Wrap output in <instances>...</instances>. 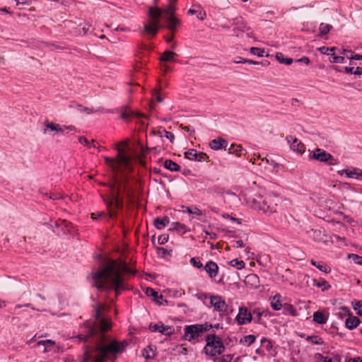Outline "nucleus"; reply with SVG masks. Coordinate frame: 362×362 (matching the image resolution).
Instances as JSON below:
<instances>
[{"instance_id": "f257e3e1", "label": "nucleus", "mask_w": 362, "mask_h": 362, "mask_svg": "<svg viewBox=\"0 0 362 362\" xmlns=\"http://www.w3.org/2000/svg\"><path fill=\"white\" fill-rule=\"evenodd\" d=\"M174 4L169 2L165 8H150L148 9L150 19L144 25L141 34L149 39L154 37L160 28H167L171 33H176L181 27L182 21L175 16Z\"/></svg>"}, {"instance_id": "f03ea898", "label": "nucleus", "mask_w": 362, "mask_h": 362, "mask_svg": "<svg viewBox=\"0 0 362 362\" xmlns=\"http://www.w3.org/2000/svg\"><path fill=\"white\" fill-rule=\"evenodd\" d=\"M134 274L126 262L122 263L120 267H117L116 262L105 265L103 269L93 273L92 279L95 286L98 290L114 289L116 296L120 294L121 291L129 289L124 282L122 273Z\"/></svg>"}, {"instance_id": "7ed1b4c3", "label": "nucleus", "mask_w": 362, "mask_h": 362, "mask_svg": "<svg viewBox=\"0 0 362 362\" xmlns=\"http://www.w3.org/2000/svg\"><path fill=\"white\" fill-rule=\"evenodd\" d=\"M99 339H97L94 346H86L84 351V359L86 361L93 360L95 362H104L110 358L111 356L121 354L117 341H112L108 345L103 346L98 344Z\"/></svg>"}, {"instance_id": "20e7f679", "label": "nucleus", "mask_w": 362, "mask_h": 362, "mask_svg": "<svg viewBox=\"0 0 362 362\" xmlns=\"http://www.w3.org/2000/svg\"><path fill=\"white\" fill-rule=\"evenodd\" d=\"M279 201L278 196L268 194L266 197L258 196L249 201L250 206L256 210L262 211L264 213H275Z\"/></svg>"}, {"instance_id": "39448f33", "label": "nucleus", "mask_w": 362, "mask_h": 362, "mask_svg": "<svg viewBox=\"0 0 362 362\" xmlns=\"http://www.w3.org/2000/svg\"><path fill=\"white\" fill-rule=\"evenodd\" d=\"M206 345L203 351L207 356H216L220 355L225 350V346L221 338L215 334H207L205 338Z\"/></svg>"}, {"instance_id": "423d86ee", "label": "nucleus", "mask_w": 362, "mask_h": 362, "mask_svg": "<svg viewBox=\"0 0 362 362\" xmlns=\"http://www.w3.org/2000/svg\"><path fill=\"white\" fill-rule=\"evenodd\" d=\"M211 328L212 325L209 322L187 325L184 329L183 339L189 341H194L198 342L202 334L210 330Z\"/></svg>"}, {"instance_id": "0eeeda50", "label": "nucleus", "mask_w": 362, "mask_h": 362, "mask_svg": "<svg viewBox=\"0 0 362 362\" xmlns=\"http://www.w3.org/2000/svg\"><path fill=\"white\" fill-rule=\"evenodd\" d=\"M104 307L98 303L94 305L93 317L97 322V326L99 327L102 333L100 334L99 340H103L105 338L104 332L108 331L111 328V322L101 317V312Z\"/></svg>"}, {"instance_id": "6e6552de", "label": "nucleus", "mask_w": 362, "mask_h": 362, "mask_svg": "<svg viewBox=\"0 0 362 362\" xmlns=\"http://www.w3.org/2000/svg\"><path fill=\"white\" fill-rule=\"evenodd\" d=\"M309 159L315 160L321 163H326L330 165H334L337 164V160L332 154L320 148H316L310 153Z\"/></svg>"}, {"instance_id": "1a4fd4ad", "label": "nucleus", "mask_w": 362, "mask_h": 362, "mask_svg": "<svg viewBox=\"0 0 362 362\" xmlns=\"http://www.w3.org/2000/svg\"><path fill=\"white\" fill-rule=\"evenodd\" d=\"M235 320L239 325L251 322L252 320V311H250L245 306L240 307Z\"/></svg>"}, {"instance_id": "9d476101", "label": "nucleus", "mask_w": 362, "mask_h": 362, "mask_svg": "<svg viewBox=\"0 0 362 362\" xmlns=\"http://www.w3.org/2000/svg\"><path fill=\"white\" fill-rule=\"evenodd\" d=\"M148 329L152 332H159L166 336H171L175 332L172 326L164 325L162 322L159 324L151 322L148 325Z\"/></svg>"}, {"instance_id": "9b49d317", "label": "nucleus", "mask_w": 362, "mask_h": 362, "mask_svg": "<svg viewBox=\"0 0 362 362\" xmlns=\"http://www.w3.org/2000/svg\"><path fill=\"white\" fill-rule=\"evenodd\" d=\"M286 140L290 144V147L293 151H296L300 155H302L305 152V145L297 138L289 135L286 137Z\"/></svg>"}, {"instance_id": "f8f14e48", "label": "nucleus", "mask_w": 362, "mask_h": 362, "mask_svg": "<svg viewBox=\"0 0 362 362\" xmlns=\"http://www.w3.org/2000/svg\"><path fill=\"white\" fill-rule=\"evenodd\" d=\"M210 303L216 311L223 312L227 311V305L225 300H222L220 296H210Z\"/></svg>"}, {"instance_id": "ddd939ff", "label": "nucleus", "mask_w": 362, "mask_h": 362, "mask_svg": "<svg viewBox=\"0 0 362 362\" xmlns=\"http://www.w3.org/2000/svg\"><path fill=\"white\" fill-rule=\"evenodd\" d=\"M99 331L96 328V325H93L88 327L87 334H79L76 336V338H78L80 341L86 342L90 338L97 337Z\"/></svg>"}, {"instance_id": "4468645a", "label": "nucleus", "mask_w": 362, "mask_h": 362, "mask_svg": "<svg viewBox=\"0 0 362 362\" xmlns=\"http://www.w3.org/2000/svg\"><path fill=\"white\" fill-rule=\"evenodd\" d=\"M339 174L343 175L345 173L349 178H356V180H362V170L355 168L353 170H341L338 172Z\"/></svg>"}, {"instance_id": "2eb2a0df", "label": "nucleus", "mask_w": 362, "mask_h": 362, "mask_svg": "<svg viewBox=\"0 0 362 362\" xmlns=\"http://www.w3.org/2000/svg\"><path fill=\"white\" fill-rule=\"evenodd\" d=\"M204 269L211 278L216 276L218 274V266L213 261H209L206 264Z\"/></svg>"}, {"instance_id": "dca6fc26", "label": "nucleus", "mask_w": 362, "mask_h": 362, "mask_svg": "<svg viewBox=\"0 0 362 362\" xmlns=\"http://www.w3.org/2000/svg\"><path fill=\"white\" fill-rule=\"evenodd\" d=\"M361 323V320L356 317L353 315L352 313L349 315V316L345 320V327L350 330H352L356 328Z\"/></svg>"}, {"instance_id": "f3484780", "label": "nucleus", "mask_w": 362, "mask_h": 362, "mask_svg": "<svg viewBox=\"0 0 362 362\" xmlns=\"http://www.w3.org/2000/svg\"><path fill=\"white\" fill-rule=\"evenodd\" d=\"M228 142L223 139L219 138L217 139H213L209 142V146L211 149L218 151L221 148H226Z\"/></svg>"}, {"instance_id": "a211bd4d", "label": "nucleus", "mask_w": 362, "mask_h": 362, "mask_svg": "<svg viewBox=\"0 0 362 362\" xmlns=\"http://www.w3.org/2000/svg\"><path fill=\"white\" fill-rule=\"evenodd\" d=\"M169 223L170 218L167 216L158 217L153 220V225L158 230H163Z\"/></svg>"}, {"instance_id": "6ab92c4d", "label": "nucleus", "mask_w": 362, "mask_h": 362, "mask_svg": "<svg viewBox=\"0 0 362 362\" xmlns=\"http://www.w3.org/2000/svg\"><path fill=\"white\" fill-rule=\"evenodd\" d=\"M281 296L280 294H276L272 298L270 304L274 310H280L284 307V305H282L281 302Z\"/></svg>"}, {"instance_id": "aec40b11", "label": "nucleus", "mask_w": 362, "mask_h": 362, "mask_svg": "<svg viewBox=\"0 0 362 362\" xmlns=\"http://www.w3.org/2000/svg\"><path fill=\"white\" fill-rule=\"evenodd\" d=\"M313 321L320 325H324L327 322L328 317L321 311H316L313 315Z\"/></svg>"}, {"instance_id": "412c9836", "label": "nucleus", "mask_w": 362, "mask_h": 362, "mask_svg": "<svg viewBox=\"0 0 362 362\" xmlns=\"http://www.w3.org/2000/svg\"><path fill=\"white\" fill-rule=\"evenodd\" d=\"M187 13L189 15L196 14L197 18L201 21H203L206 17V12L201 8L200 6H197L194 8H190Z\"/></svg>"}, {"instance_id": "4be33fe9", "label": "nucleus", "mask_w": 362, "mask_h": 362, "mask_svg": "<svg viewBox=\"0 0 362 362\" xmlns=\"http://www.w3.org/2000/svg\"><path fill=\"white\" fill-rule=\"evenodd\" d=\"M164 167L171 172H178L180 171V166L170 159H167L165 160Z\"/></svg>"}, {"instance_id": "5701e85b", "label": "nucleus", "mask_w": 362, "mask_h": 362, "mask_svg": "<svg viewBox=\"0 0 362 362\" xmlns=\"http://www.w3.org/2000/svg\"><path fill=\"white\" fill-rule=\"evenodd\" d=\"M169 230L177 231L180 233L184 234L187 231V226L180 222H173L170 225Z\"/></svg>"}, {"instance_id": "b1692460", "label": "nucleus", "mask_w": 362, "mask_h": 362, "mask_svg": "<svg viewBox=\"0 0 362 362\" xmlns=\"http://www.w3.org/2000/svg\"><path fill=\"white\" fill-rule=\"evenodd\" d=\"M207 192L209 194L215 193L219 195H223L225 193L227 194H233V193L230 192V191L226 192L224 188L218 185H214L208 188Z\"/></svg>"}, {"instance_id": "393cba45", "label": "nucleus", "mask_w": 362, "mask_h": 362, "mask_svg": "<svg viewBox=\"0 0 362 362\" xmlns=\"http://www.w3.org/2000/svg\"><path fill=\"white\" fill-rule=\"evenodd\" d=\"M310 264L325 274L331 272V268L329 266L324 264L322 262H316L314 259H311Z\"/></svg>"}, {"instance_id": "a878e982", "label": "nucleus", "mask_w": 362, "mask_h": 362, "mask_svg": "<svg viewBox=\"0 0 362 362\" xmlns=\"http://www.w3.org/2000/svg\"><path fill=\"white\" fill-rule=\"evenodd\" d=\"M245 151V149H243L240 145L235 144H231L228 149V153L235 154L238 156L242 155V151Z\"/></svg>"}, {"instance_id": "bb28decb", "label": "nucleus", "mask_w": 362, "mask_h": 362, "mask_svg": "<svg viewBox=\"0 0 362 362\" xmlns=\"http://www.w3.org/2000/svg\"><path fill=\"white\" fill-rule=\"evenodd\" d=\"M232 25H235V29L244 31L246 28V24L242 17H238L233 19Z\"/></svg>"}, {"instance_id": "cd10ccee", "label": "nucleus", "mask_w": 362, "mask_h": 362, "mask_svg": "<svg viewBox=\"0 0 362 362\" xmlns=\"http://www.w3.org/2000/svg\"><path fill=\"white\" fill-rule=\"evenodd\" d=\"M176 53L172 51H165L160 57V60L163 62H173L175 60Z\"/></svg>"}, {"instance_id": "c85d7f7f", "label": "nucleus", "mask_w": 362, "mask_h": 362, "mask_svg": "<svg viewBox=\"0 0 362 362\" xmlns=\"http://www.w3.org/2000/svg\"><path fill=\"white\" fill-rule=\"evenodd\" d=\"M276 59L279 63L286 65H291L293 63V59L285 57L281 52H277L276 54Z\"/></svg>"}, {"instance_id": "c756f323", "label": "nucleus", "mask_w": 362, "mask_h": 362, "mask_svg": "<svg viewBox=\"0 0 362 362\" xmlns=\"http://www.w3.org/2000/svg\"><path fill=\"white\" fill-rule=\"evenodd\" d=\"M284 313L285 315H291V316H297L298 313L296 308L291 304L285 303L283 307Z\"/></svg>"}, {"instance_id": "7c9ffc66", "label": "nucleus", "mask_w": 362, "mask_h": 362, "mask_svg": "<svg viewBox=\"0 0 362 362\" xmlns=\"http://www.w3.org/2000/svg\"><path fill=\"white\" fill-rule=\"evenodd\" d=\"M313 286L317 288H321L322 291L323 292L328 291L331 287L329 283L324 279L321 281H317L316 279H313Z\"/></svg>"}, {"instance_id": "2f4dec72", "label": "nucleus", "mask_w": 362, "mask_h": 362, "mask_svg": "<svg viewBox=\"0 0 362 362\" xmlns=\"http://www.w3.org/2000/svg\"><path fill=\"white\" fill-rule=\"evenodd\" d=\"M145 293L148 296H152L153 298V300L158 303V305H162L163 303H161L158 300V293L153 288L148 287L146 288Z\"/></svg>"}, {"instance_id": "473e14b6", "label": "nucleus", "mask_w": 362, "mask_h": 362, "mask_svg": "<svg viewBox=\"0 0 362 362\" xmlns=\"http://www.w3.org/2000/svg\"><path fill=\"white\" fill-rule=\"evenodd\" d=\"M255 339L256 337L255 335L249 334L241 338L240 340V343L245 344L247 346H249L255 341Z\"/></svg>"}, {"instance_id": "72a5a7b5", "label": "nucleus", "mask_w": 362, "mask_h": 362, "mask_svg": "<svg viewBox=\"0 0 362 362\" xmlns=\"http://www.w3.org/2000/svg\"><path fill=\"white\" fill-rule=\"evenodd\" d=\"M228 264L233 267L237 268L238 269H242L245 268V264L243 260H239L238 259H233L228 262Z\"/></svg>"}, {"instance_id": "f704fd0d", "label": "nucleus", "mask_w": 362, "mask_h": 362, "mask_svg": "<svg viewBox=\"0 0 362 362\" xmlns=\"http://www.w3.org/2000/svg\"><path fill=\"white\" fill-rule=\"evenodd\" d=\"M332 28V25L325 23H321L320 25L319 30L320 35H325L327 34Z\"/></svg>"}, {"instance_id": "c9c22d12", "label": "nucleus", "mask_w": 362, "mask_h": 362, "mask_svg": "<svg viewBox=\"0 0 362 362\" xmlns=\"http://www.w3.org/2000/svg\"><path fill=\"white\" fill-rule=\"evenodd\" d=\"M58 125H59V124L54 123V122H49L48 120H46L45 122V126L46 127V128L43 129V131H42L43 134H45L47 133V129H49L50 131H52V132H57Z\"/></svg>"}, {"instance_id": "e433bc0d", "label": "nucleus", "mask_w": 362, "mask_h": 362, "mask_svg": "<svg viewBox=\"0 0 362 362\" xmlns=\"http://www.w3.org/2000/svg\"><path fill=\"white\" fill-rule=\"evenodd\" d=\"M341 311L339 312L337 315L338 318L342 320L346 316L349 317V315L351 313L350 311V309L348 307L342 306L340 308Z\"/></svg>"}, {"instance_id": "4c0bfd02", "label": "nucleus", "mask_w": 362, "mask_h": 362, "mask_svg": "<svg viewBox=\"0 0 362 362\" xmlns=\"http://www.w3.org/2000/svg\"><path fill=\"white\" fill-rule=\"evenodd\" d=\"M264 315V311H261L259 308H255L252 310V315H255L254 322L259 324L262 317Z\"/></svg>"}, {"instance_id": "58836bf2", "label": "nucleus", "mask_w": 362, "mask_h": 362, "mask_svg": "<svg viewBox=\"0 0 362 362\" xmlns=\"http://www.w3.org/2000/svg\"><path fill=\"white\" fill-rule=\"evenodd\" d=\"M197 150L191 148L185 153V157L189 160H195V159H197Z\"/></svg>"}, {"instance_id": "ea45409f", "label": "nucleus", "mask_w": 362, "mask_h": 362, "mask_svg": "<svg viewBox=\"0 0 362 362\" xmlns=\"http://www.w3.org/2000/svg\"><path fill=\"white\" fill-rule=\"evenodd\" d=\"M353 308L358 315L362 316V300L352 302Z\"/></svg>"}, {"instance_id": "a19ab883", "label": "nucleus", "mask_w": 362, "mask_h": 362, "mask_svg": "<svg viewBox=\"0 0 362 362\" xmlns=\"http://www.w3.org/2000/svg\"><path fill=\"white\" fill-rule=\"evenodd\" d=\"M60 223H58L57 221L55 222L56 227H63L66 228V230L69 232L71 230V223L66 221V220H60Z\"/></svg>"}, {"instance_id": "79ce46f5", "label": "nucleus", "mask_w": 362, "mask_h": 362, "mask_svg": "<svg viewBox=\"0 0 362 362\" xmlns=\"http://www.w3.org/2000/svg\"><path fill=\"white\" fill-rule=\"evenodd\" d=\"M185 209H186L184 210V211L187 212L189 214H195L197 216H202L203 214L202 211L196 206H194L193 208L186 206Z\"/></svg>"}, {"instance_id": "37998d69", "label": "nucleus", "mask_w": 362, "mask_h": 362, "mask_svg": "<svg viewBox=\"0 0 362 362\" xmlns=\"http://www.w3.org/2000/svg\"><path fill=\"white\" fill-rule=\"evenodd\" d=\"M250 52L251 54H252L254 55H257L260 57H264V54L265 53V51L264 49L259 48V47H251L250 49Z\"/></svg>"}, {"instance_id": "c03bdc74", "label": "nucleus", "mask_w": 362, "mask_h": 362, "mask_svg": "<svg viewBox=\"0 0 362 362\" xmlns=\"http://www.w3.org/2000/svg\"><path fill=\"white\" fill-rule=\"evenodd\" d=\"M233 358V355L226 354L221 357H217L214 359V362H230Z\"/></svg>"}, {"instance_id": "a18cd8bd", "label": "nucleus", "mask_w": 362, "mask_h": 362, "mask_svg": "<svg viewBox=\"0 0 362 362\" xmlns=\"http://www.w3.org/2000/svg\"><path fill=\"white\" fill-rule=\"evenodd\" d=\"M312 339H315V341H312V344H319V345H320V344H322L324 343V341L322 340V339L321 337H320L319 336H317V335L308 336L306 337V341H309Z\"/></svg>"}, {"instance_id": "49530a36", "label": "nucleus", "mask_w": 362, "mask_h": 362, "mask_svg": "<svg viewBox=\"0 0 362 362\" xmlns=\"http://www.w3.org/2000/svg\"><path fill=\"white\" fill-rule=\"evenodd\" d=\"M329 62L332 63H344V57L342 56H337L334 53H332L329 58Z\"/></svg>"}, {"instance_id": "de8ad7c7", "label": "nucleus", "mask_w": 362, "mask_h": 362, "mask_svg": "<svg viewBox=\"0 0 362 362\" xmlns=\"http://www.w3.org/2000/svg\"><path fill=\"white\" fill-rule=\"evenodd\" d=\"M148 348L149 350H147L146 349H144L142 355L146 359H151L153 358L154 354L153 353V350L150 346H148Z\"/></svg>"}, {"instance_id": "09e8293b", "label": "nucleus", "mask_w": 362, "mask_h": 362, "mask_svg": "<svg viewBox=\"0 0 362 362\" xmlns=\"http://www.w3.org/2000/svg\"><path fill=\"white\" fill-rule=\"evenodd\" d=\"M75 129H76V128H75L74 126H72V125H69V126L63 125V126H62V125H60L59 124L57 132L64 133L65 132V130L74 131Z\"/></svg>"}, {"instance_id": "8fccbe9b", "label": "nucleus", "mask_w": 362, "mask_h": 362, "mask_svg": "<svg viewBox=\"0 0 362 362\" xmlns=\"http://www.w3.org/2000/svg\"><path fill=\"white\" fill-rule=\"evenodd\" d=\"M349 259H351L355 264L362 265V257L359 256L356 254H351L349 255Z\"/></svg>"}, {"instance_id": "3c124183", "label": "nucleus", "mask_w": 362, "mask_h": 362, "mask_svg": "<svg viewBox=\"0 0 362 362\" xmlns=\"http://www.w3.org/2000/svg\"><path fill=\"white\" fill-rule=\"evenodd\" d=\"M189 262L193 265V267L197 269H202L203 267L202 263L198 259V258L192 257Z\"/></svg>"}, {"instance_id": "603ef678", "label": "nucleus", "mask_w": 362, "mask_h": 362, "mask_svg": "<svg viewBox=\"0 0 362 362\" xmlns=\"http://www.w3.org/2000/svg\"><path fill=\"white\" fill-rule=\"evenodd\" d=\"M162 132H163V137H165L166 139L170 140L171 143L174 142L175 136L172 132H168L167 130H162Z\"/></svg>"}, {"instance_id": "864d4df0", "label": "nucleus", "mask_w": 362, "mask_h": 362, "mask_svg": "<svg viewBox=\"0 0 362 362\" xmlns=\"http://www.w3.org/2000/svg\"><path fill=\"white\" fill-rule=\"evenodd\" d=\"M169 236L168 234H162L158 238V242L159 245H164L168 240Z\"/></svg>"}, {"instance_id": "5fc2aeb1", "label": "nucleus", "mask_w": 362, "mask_h": 362, "mask_svg": "<svg viewBox=\"0 0 362 362\" xmlns=\"http://www.w3.org/2000/svg\"><path fill=\"white\" fill-rule=\"evenodd\" d=\"M209 157L206 153L203 152H198L197 159H195V160L198 162H203L205 161Z\"/></svg>"}, {"instance_id": "6e6d98bb", "label": "nucleus", "mask_w": 362, "mask_h": 362, "mask_svg": "<svg viewBox=\"0 0 362 362\" xmlns=\"http://www.w3.org/2000/svg\"><path fill=\"white\" fill-rule=\"evenodd\" d=\"M78 141L82 144H85L86 146H87L89 148L92 146V144H90V142L85 136H79Z\"/></svg>"}, {"instance_id": "4d7b16f0", "label": "nucleus", "mask_w": 362, "mask_h": 362, "mask_svg": "<svg viewBox=\"0 0 362 362\" xmlns=\"http://www.w3.org/2000/svg\"><path fill=\"white\" fill-rule=\"evenodd\" d=\"M47 344H49L50 346H54L55 344V342L51 339L42 340V341H39L37 342L38 346L47 345Z\"/></svg>"}, {"instance_id": "13d9d810", "label": "nucleus", "mask_w": 362, "mask_h": 362, "mask_svg": "<svg viewBox=\"0 0 362 362\" xmlns=\"http://www.w3.org/2000/svg\"><path fill=\"white\" fill-rule=\"evenodd\" d=\"M113 204L116 205L117 206L119 204V199L115 194L112 196V199L107 203V206H109Z\"/></svg>"}, {"instance_id": "bf43d9fd", "label": "nucleus", "mask_w": 362, "mask_h": 362, "mask_svg": "<svg viewBox=\"0 0 362 362\" xmlns=\"http://www.w3.org/2000/svg\"><path fill=\"white\" fill-rule=\"evenodd\" d=\"M91 27H92V25H91L90 23H86L83 25V27H82V30H83V35H86V34L88 33V31H89V30H90V28Z\"/></svg>"}, {"instance_id": "052dcab7", "label": "nucleus", "mask_w": 362, "mask_h": 362, "mask_svg": "<svg viewBox=\"0 0 362 362\" xmlns=\"http://www.w3.org/2000/svg\"><path fill=\"white\" fill-rule=\"evenodd\" d=\"M347 58L354 60H362V55L358 54H353L352 52L350 56H347Z\"/></svg>"}, {"instance_id": "680f3d73", "label": "nucleus", "mask_w": 362, "mask_h": 362, "mask_svg": "<svg viewBox=\"0 0 362 362\" xmlns=\"http://www.w3.org/2000/svg\"><path fill=\"white\" fill-rule=\"evenodd\" d=\"M247 280L249 281H251V282H257L258 281V276L256 275V274H250V275H248L247 277H246Z\"/></svg>"}, {"instance_id": "e2e57ef3", "label": "nucleus", "mask_w": 362, "mask_h": 362, "mask_svg": "<svg viewBox=\"0 0 362 362\" xmlns=\"http://www.w3.org/2000/svg\"><path fill=\"white\" fill-rule=\"evenodd\" d=\"M206 235L211 240H216L218 238V235L214 232L204 231Z\"/></svg>"}, {"instance_id": "0e129e2a", "label": "nucleus", "mask_w": 362, "mask_h": 362, "mask_svg": "<svg viewBox=\"0 0 362 362\" xmlns=\"http://www.w3.org/2000/svg\"><path fill=\"white\" fill-rule=\"evenodd\" d=\"M297 62L303 63L305 64H308L310 63V59L307 57H303L296 60Z\"/></svg>"}, {"instance_id": "69168bd1", "label": "nucleus", "mask_w": 362, "mask_h": 362, "mask_svg": "<svg viewBox=\"0 0 362 362\" xmlns=\"http://www.w3.org/2000/svg\"><path fill=\"white\" fill-rule=\"evenodd\" d=\"M318 50L322 54H327V55L329 54L328 47H320L318 48Z\"/></svg>"}, {"instance_id": "338daca9", "label": "nucleus", "mask_w": 362, "mask_h": 362, "mask_svg": "<svg viewBox=\"0 0 362 362\" xmlns=\"http://www.w3.org/2000/svg\"><path fill=\"white\" fill-rule=\"evenodd\" d=\"M127 345L128 342L126 340H123L122 342H119V347L121 349V353L124 351V349Z\"/></svg>"}, {"instance_id": "774afa93", "label": "nucleus", "mask_w": 362, "mask_h": 362, "mask_svg": "<svg viewBox=\"0 0 362 362\" xmlns=\"http://www.w3.org/2000/svg\"><path fill=\"white\" fill-rule=\"evenodd\" d=\"M334 362H341V356L338 354H332Z\"/></svg>"}]
</instances>
